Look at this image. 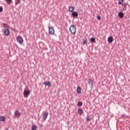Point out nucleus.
I'll return each instance as SVG.
<instances>
[{"label": "nucleus", "instance_id": "obj_11", "mask_svg": "<svg viewBox=\"0 0 130 130\" xmlns=\"http://www.w3.org/2000/svg\"><path fill=\"white\" fill-rule=\"evenodd\" d=\"M108 42L109 43H112V42H113V37H109L108 38Z\"/></svg>", "mask_w": 130, "mask_h": 130}, {"label": "nucleus", "instance_id": "obj_12", "mask_svg": "<svg viewBox=\"0 0 130 130\" xmlns=\"http://www.w3.org/2000/svg\"><path fill=\"white\" fill-rule=\"evenodd\" d=\"M119 18H123L124 16V14L122 12H120L118 13Z\"/></svg>", "mask_w": 130, "mask_h": 130}, {"label": "nucleus", "instance_id": "obj_30", "mask_svg": "<svg viewBox=\"0 0 130 130\" xmlns=\"http://www.w3.org/2000/svg\"><path fill=\"white\" fill-rule=\"evenodd\" d=\"M119 2H121V0L118 1Z\"/></svg>", "mask_w": 130, "mask_h": 130}, {"label": "nucleus", "instance_id": "obj_9", "mask_svg": "<svg viewBox=\"0 0 130 130\" xmlns=\"http://www.w3.org/2000/svg\"><path fill=\"white\" fill-rule=\"evenodd\" d=\"M77 113H78V114H79L80 116H81L82 115V114H83V113H84V111L83 110V109L79 108L78 110Z\"/></svg>", "mask_w": 130, "mask_h": 130}, {"label": "nucleus", "instance_id": "obj_22", "mask_svg": "<svg viewBox=\"0 0 130 130\" xmlns=\"http://www.w3.org/2000/svg\"><path fill=\"white\" fill-rule=\"evenodd\" d=\"M37 129V126L36 125H32V130H36Z\"/></svg>", "mask_w": 130, "mask_h": 130}, {"label": "nucleus", "instance_id": "obj_23", "mask_svg": "<svg viewBox=\"0 0 130 130\" xmlns=\"http://www.w3.org/2000/svg\"><path fill=\"white\" fill-rule=\"evenodd\" d=\"M86 120H87V121H90V117H89V115L87 116Z\"/></svg>", "mask_w": 130, "mask_h": 130}, {"label": "nucleus", "instance_id": "obj_14", "mask_svg": "<svg viewBox=\"0 0 130 130\" xmlns=\"http://www.w3.org/2000/svg\"><path fill=\"white\" fill-rule=\"evenodd\" d=\"M81 88L80 86L77 87V92L78 93V94H81Z\"/></svg>", "mask_w": 130, "mask_h": 130}, {"label": "nucleus", "instance_id": "obj_18", "mask_svg": "<svg viewBox=\"0 0 130 130\" xmlns=\"http://www.w3.org/2000/svg\"><path fill=\"white\" fill-rule=\"evenodd\" d=\"M77 106H79V107H81V106H83V102H78L77 103Z\"/></svg>", "mask_w": 130, "mask_h": 130}, {"label": "nucleus", "instance_id": "obj_8", "mask_svg": "<svg viewBox=\"0 0 130 130\" xmlns=\"http://www.w3.org/2000/svg\"><path fill=\"white\" fill-rule=\"evenodd\" d=\"M4 33L5 35L9 36V35H10V34H11V31H10V30L9 29L7 28V29H4Z\"/></svg>", "mask_w": 130, "mask_h": 130}, {"label": "nucleus", "instance_id": "obj_1", "mask_svg": "<svg viewBox=\"0 0 130 130\" xmlns=\"http://www.w3.org/2000/svg\"><path fill=\"white\" fill-rule=\"evenodd\" d=\"M69 30L71 34H73V35H75L77 33V27L75 25H71L69 28Z\"/></svg>", "mask_w": 130, "mask_h": 130}, {"label": "nucleus", "instance_id": "obj_27", "mask_svg": "<svg viewBox=\"0 0 130 130\" xmlns=\"http://www.w3.org/2000/svg\"><path fill=\"white\" fill-rule=\"evenodd\" d=\"M5 26H7V24H3V27H4V28L5 27Z\"/></svg>", "mask_w": 130, "mask_h": 130}, {"label": "nucleus", "instance_id": "obj_13", "mask_svg": "<svg viewBox=\"0 0 130 130\" xmlns=\"http://www.w3.org/2000/svg\"><path fill=\"white\" fill-rule=\"evenodd\" d=\"M43 85H45L46 86H51V83H50V82L49 81H48V82H44L43 83Z\"/></svg>", "mask_w": 130, "mask_h": 130}, {"label": "nucleus", "instance_id": "obj_4", "mask_svg": "<svg viewBox=\"0 0 130 130\" xmlns=\"http://www.w3.org/2000/svg\"><path fill=\"white\" fill-rule=\"evenodd\" d=\"M30 91L29 90L24 89L23 92L24 97L25 98H28V96H29V95H30Z\"/></svg>", "mask_w": 130, "mask_h": 130}, {"label": "nucleus", "instance_id": "obj_31", "mask_svg": "<svg viewBox=\"0 0 130 130\" xmlns=\"http://www.w3.org/2000/svg\"><path fill=\"white\" fill-rule=\"evenodd\" d=\"M5 130H9V129L7 128V129H6Z\"/></svg>", "mask_w": 130, "mask_h": 130}, {"label": "nucleus", "instance_id": "obj_28", "mask_svg": "<svg viewBox=\"0 0 130 130\" xmlns=\"http://www.w3.org/2000/svg\"><path fill=\"white\" fill-rule=\"evenodd\" d=\"M13 31H16V29H12Z\"/></svg>", "mask_w": 130, "mask_h": 130}, {"label": "nucleus", "instance_id": "obj_20", "mask_svg": "<svg viewBox=\"0 0 130 130\" xmlns=\"http://www.w3.org/2000/svg\"><path fill=\"white\" fill-rule=\"evenodd\" d=\"M21 0H15V5L17 6V5H19V4H20Z\"/></svg>", "mask_w": 130, "mask_h": 130}, {"label": "nucleus", "instance_id": "obj_2", "mask_svg": "<svg viewBox=\"0 0 130 130\" xmlns=\"http://www.w3.org/2000/svg\"><path fill=\"white\" fill-rule=\"evenodd\" d=\"M48 116V112L44 111L43 112V115H42L43 121H45V120H46V119H47Z\"/></svg>", "mask_w": 130, "mask_h": 130}, {"label": "nucleus", "instance_id": "obj_6", "mask_svg": "<svg viewBox=\"0 0 130 130\" xmlns=\"http://www.w3.org/2000/svg\"><path fill=\"white\" fill-rule=\"evenodd\" d=\"M21 114H22V113L19 112V110H16L14 114V118H16V117H18V116L21 115Z\"/></svg>", "mask_w": 130, "mask_h": 130}, {"label": "nucleus", "instance_id": "obj_16", "mask_svg": "<svg viewBox=\"0 0 130 130\" xmlns=\"http://www.w3.org/2000/svg\"><path fill=\"white\" fill-rule=\"evenodd\" d=\"M88 84L92 86L93 85V80L89 78L88 79Z\"/></svg>", "mask_w": 130, "mask_h": 130}, {"label": "nucleus", "instance_id": "obj_15", "mask_svg": "<svg viewBox=\"0 0 130 130\" xmlns=\"http://www.w3.org/2000/svg\"><path fill=\"white\" fill-rule=\"evenodd\" d=\"M5 2L8 4V5H11L12 4V2H13V0H5Z\"/></svg>", "mask_w": 130, "mask_h": 130}, {"label": "nucleus", "instance_id": "obj_7", "mask_svg": "<svg viewBox=\"0 0 130 130\" xmlns=\"http://www.w3.org/2000/svg\"><path fill=\"white\" fill-rule=\"evenodd\" d=\"M49 33L51 34V35H54V28L52 27H49Z\"/></svg>", "mask_w": 130, "mask_h": 130}, {"label": "nucleus", "instance_id": "obj_10", "mask_svg": "<svg viewBox=\"0 0 130 130\" xmlns=\"http://www.w3.org/2000/svg\"><path fill=\"white\" fill-rule=\"evenodd\" d=\"M69 12H70V13H73L75 11V7H73V6H70L69 7Z\"/></svg>", "mask_w": 130, "mask_h": 130}, {"label": "nucleus", "instance_id": "obj_26", "mask_svg": "<svg viewBox=\"0 0 130 130\" xmlns=\"http://www.w3.org/2000/svg\"><path fill=\"white\" fill-rule=\"evenodd\" d=\"M97 19L98 20H101V16H100V15H98L97 16Z\"/></svg>", "mask_w": 130, "mask_h": 130}, {"label": "nucleus", "instance_id": "obj_17", "mask_svg": "<svg viewBox=\"0 0 130 130\" xmlns=\"http://www.w3.org/2000/svg\"><path fill=\"white\" fill-rule=\"evenodd\" d=\"M90 41H91V42H93V43H96V39H95V38H91L90 39Z\"/></svg>", "mask_w": 130, "mask_h": 130}, {"label": "nucleus", "instance_id": "obj_19", "mask_svg": "<svg viewBox=\"0 0 130 130\" xmlns=\"http://www.w3.org/2000/svg\"><path fill=\"white\" fill-rule=\"evenodd\" d=\"M5 118L4 116H0V121H5Z\"/></svg>", "mask_w": 130, "mask_h": 130}, {"label": "nucleus", "instance_id": "obj_3", "mask_svg": "<svg viewBox=\"0 0 130 130\" xmlns=\"http://www.w3.org/2000/svg\"><path fill=\"white\" fill-rule=\"evenodd\" d=\"M16 41L20 44H23V43L24 42V39H23L22 37L18 36L16 38Z\"/></svg>", "mask_w": 130, "mask_h": 130}, {"label": "nucleus", "instance_id": "obj_21", "mask_svg": "<svg viewBox=\"0 0 130 130\" xmlns=\"http://www.w3.org/2000/svg\"><path fill=\"white\" fill-rule=\"evenodd\" d=\"M118 1H120V0H118ZM118 5L124 6V4H123V0H121V2H118Z\"/></svg>", "mask_w": 130, "mask_h": 130}, {"label": "nucleus", "instance_id": "obj_29", "mask_svg": "<svg viewBox=\"0 0 130 130\" xmlns=\"http://www.w3.org/2000/svg\"><path fill=\"white\" fill-rule=\"evenodd\" d=\"M122 116H125L124 114L122 115Z\"/></svg>", "mask_w": 130, "mask_h": 130}, {"label": "nucleus", "instance_id": "obj_25", "mask_svg": "<svg viewBox=\"0 0 130 130\" xmlns=\"http://www.w3.org/2000/svg\"><path fill=\"white\" fill-rule=\"evenodd\" d=\"M3 7H0V13H2L3 12Z\"/></svg>", "mask_w": 130, "mask_h": 130}, {"label": "nucleus", "instance_id": "obj_5", "mask_svg": "<svg viewBox=\"0 0 130 130\" xmlns=\"http://www.w3.org/2000/svg\"><path fill=\"white\" fill-rule=\"evenodd\" d=\"M72 16L75 19H77L78 18V16H79V13L77 11H74L72 13Z\"/></svg>", "mask_w": 130, "mask_h": 130}, {"label": "nucleus", "instance_id": "obj_24", "mask_svg": "<svg viewBox=\"0 0 130 130\" xmlns=\"http://www.w3.org/2000/svg\"><path fill=\"white\" fill-rule=\"evenodd\" d=\"M87 42H88V41L87 40V39H86L85 40H84V41L83 42V45H85V44H86V43H87Z\"/></svg>", "mask_w": 130, "mask_h": 130}]
</instances>
